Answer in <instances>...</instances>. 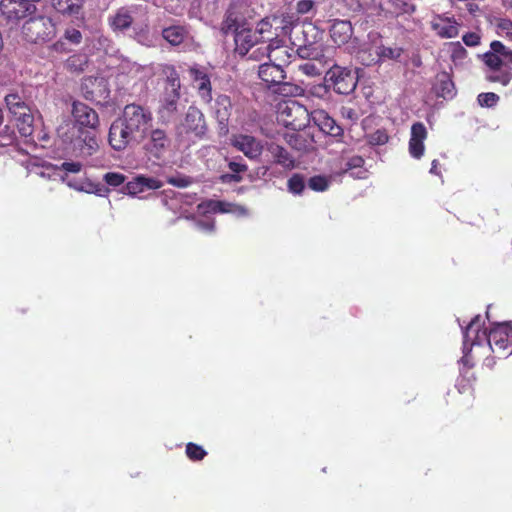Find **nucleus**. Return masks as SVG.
Masks as SVG:
<instances>
[{"mask_svg":"<svg viewBox=\"0 0 512 512\" xmlns=\"http://www.w3.org/2000/svg\"><path fill=\"white\" fill-rule=\"evenodd\" d=\"M487 67L486 79L507 86L512 80V50L500 41H493L490 50L483 55Z\"/></svg>","mask_w":512,"mask_h":512,"instance_id":"obj_4","label":"nucleus"},{"mask_svg":"<svg viewBox=\"0 0 512 512\" xmlns=\"http://www.w3.org/2000/svg\"><path fill=\"white\" fill-rule=\"evenodd\" d=\"M144 191L145 190L139 176L129 181L123 188V192L130 196H136Z\"/></svg>","mask_w":512,"mask_h":512,"instance_id":"obj_40","label":"nucleus"},{"mask_svg":"<svg viewBox=\"0 0 512 512\" xmlns=\"http://www.w3.org/2000/svg\"><path fill=\"white\" fill-rule=\"evenodd\" d=\"M348 52L351 53V54H356L357 58L363 64V54L364 53L365 54H367V53H375V48L371 44L369 38H368L367 42H365V43H363L361 45L359 44L358 39H354L351 42V45L348 47Z\"/></svg>","mask_w":512,"mask_h":512,"instance_id":"obj_35","label":"nucleus"},{"mask_svg":"<svg viewBox=\"0 0 512 512\" xmlns=\"http://www.w3.org/2000/svg\"><path fill=\"white\" fill-rule=\"evenodd\" d=\"M325 81L333 86V89L343 95H347L354 91L357 85L355 73L348 68L334 65L325 76Z\"/></svg>","mask_w":512,"mask_h":512,"instance_id":"obj_13","label":"nucleus"},{"mask_svg":"<svg viewBox=\"0 0 512 512\" xmlns=\"http://www.w3.org/2000/svg\"><path fill=\"white\" fill-rule=\"evenodd\" d=\"M332 176L315 175L308 180V187L316 192L326 191L332 182Z\"/></svg>","mask_w":512,"mask_h":512,"instance_id":"obj_36","label":"nucleus"},{"mask_svg":"<svg viewBox=\"0 0 512 512\" xmlns=\"http://www.w3.org/2000/svg\"><path fill=\"white\" fill-rule=\"evenodd\" d=\"M21 33L28 42H45L56 35V26L50 17L39 15L26 20L22 25Z\"/></svg>","mask_w":512,"mask_h":512,"instance_id":"obj_7","label":"nucleus"},{"mask_svg":"<svg viewBox=\"0 0 512 512\" xmlns=\"http://www.w3.org/2000/svg\"><path fill=\"white\" fill-rule=\"evenodd\" d=\"M428 131L422 122H415L411 126L408 142V152L414 159H421L425 152L424 141L427 139Z\"/></svg>","mask_w":512,"mask_h":512,"instance_id":"obj_20","label":"nucleus"},{"mask_svg":"<svg viewBox=\"0 0 512 512\" xmlns=\"http://www.w3.org/2000/svg\"><path fill=\"white\" fill-rule=\"evenodd\" d=\"M273 22L280 23L282 34L287 35L289 34L293 29V20L291 16H283L282 18H273Z\"/></svg>","mask_w":512,"mask_h":512,"instance_id":"obj_49","label":"nucleus"},{"mask_svg":"<svg viewBox=\"0 0 512 512\" xmlns=\"http://www.w3.org/2000/svg\"><path fill=\"white\" fill-rule=\"evenodd\" d=\"M480 315H476L463 330L464 365L472 366L474 358L484 357L485 366L492 368L495 358L512 353V322L494 323L484 327Z\"/></svg>","mask_w":512,"mask_h":512,"instance_id":"obj_1","label":"nucleus"},{"mask_svg":"<svg viewBox=\"0 0 512 512\" xmlns=\"http://www.w3.org/2000/svg\"><path fill=\"white\" fill-rule=\"evenodd\" d=\"M296 52L300 58L309 60H316L321 55L319 47L311 41L297 45Z\"/></svg>","mask_w":512,"mask_h":512,"instance_id":"obj_33","label":"nucleus"},{"mask_svg":"<svg viewBox=\"0 0 512 512\" xmlns=\"http://www.w3.org/2000/svg\"><path fill=\"white\" fill-rule=\"evenodd\" d=\"M258 75L260 79L270 86H278L276 90L278 93L284 95H297L300 93V88L288 82H284L285 73L283 68L276 63L269 62L263 63L259 66Z\"/></svg>","mask_w":512,"mask_h":512,"instance_id":"obj_10","label":"nucleus"},{"mask_svg":"<svg viewBox=\"0 0 512 512\" xmlns=\"http://www.w3.org/2000/svg\"><path fill=\"white\" fill-rule=\"evenodd\" d=\"M86 57L83 55H73L67 59L66 66L70 70L81 71L84 65H86Z\"/></svg>","mask_w":512,"mask_h":512,"instance_id":"obj_42","label":"nucleus"},{"mask_svg":"<svg viewBox=\"0 0 512 512\" xmlns=\"http://www.w3.org/2000/svg\"><path fill=\"white\" fill-rule=\"evenodd\" d=\"M52 5L65 15H77L81 9L80 0H52Z\"/></svg>","mask_w":512,"mask_h":512,"instance_id":"obj_32","label":"nucleus"},{"mask_svg":"<svg viewBox=\"0 0 512 512\" xmlns=\"http://www.w3.org/2000/svg\"><path fill=\"white\" fill-rule=\"evenodd\" d=\"M53 49L57 52L59 51H62L64 49V43L61 42V41H58L56 42L54 45H53Z\"/></svg>","mask_w":512,"mask_h":512,"instance_id":"obj_60","label":"nucleus"},{"mask_svg":"<svg viewBox=\"0 0 512 512\" xmlns=\"http://www.w3.org/2000/svg\"><path fill=\"white\" fill-rule=\"evenodd\" d=\"M67 185L77 191H82L90 194H96L98 196H106L108 189L101 184L93 183L90 181H67Z\"/></svg>","mask_w":512,"mask_h":512,"instance_id":"obj_30","label":"nucleus"},{"mask_svg":"<svg viewBox=\"0 0 512 512\" xmlns=\"http://www.w3.org/2000/svg\"><path fill=\"white\" fill-rule=\"evenodd\" d=\"M388 135L384 130H377L367 136V141L372 146L384 145L388 142Z\"/></svg>","mask_w":512,"mask_h":512,"instance_id":"obj_41","label":"nucleus"},{"mask_svg":"<svg viewBox=\"0 0 512 512\" xmlns=\"http://www.w3.org/2000/svg\"><path fill=\"white\" fill-rule=\"evenodd\" d=\"M289 192L299 195L303 192L305 188L304 177L300 174L292 175L287 182Z\"/></svg>","mask_w":512,"mask_h":512,"instance_id":"obj_38","label":"nucleus"},{"mask_svg":"<svg viewBox=\"0 0 512 512\" xmlns=\"http://www.w3.org/2000/svg\"><path fill=\"white\" fill-rule=\"evenodd\" d=\"M189 74L201 99L209 103L212 100V89L207 68L200 65H193L189 69Z\"/></svg>","mask_w":512,"mask_h":512,"instance_id":"obj_19","label":"nucleus"},{"mask_svg":"<svg viewBox=\"0 0 512 512\" xmlns=\"http://www.w3.org/2000/svg\"><path fill=\"white\" fill-rule=\"evenodd\" d=\"M342 115L343 117L348 118L351 121H356L358 118L357 113L351 108H342Z\"/></svg>","mask_w":512,"mask_h":512,"instance_id":"obj_56","label":"nucleus"},{"mask_svg":"<svg viewBox=\"0 0 512 512\" xmlns=\"http://www.w3.org/2000/svg\"><path fill=\"white\" fill-rule=\"evenodd\" d=\"M467 10H468L471 14H473V13H475L476 11H478V10H479V7H478V5H477V4H475V3H468V4H467Z\"/></svg>","mask_w":512,"mask_h":512,"instance_id":"obj_59","label":"nucleus"},{"mask_svg":"<svg viewBox=\"0 0 512 512\" xmlns=\"http://www.w3.org/2000/svg\"><path fill=\"white\" fill-rule=\"evenodd\" d=\"M299 70L308 76H319L322 73V68L314 62H306L299 66Z\"/></svg>","mask_w":512,"mask_h":512,"instance_id":"obj_45","label":"nucleus"},{"mask_svg":"<svg viewBox=\"0 0 512 512\" xmlns=\"http://www.w3.org/2000/svg\"><path fill=\"white\" fill-rule=\"evenodd\" d=\"M463 42L470 47H475L480 43V36L475 32H470L462 37Z\"/></svg>","mask_w":512,"mask_h":512,"instance_id":"obj_52","label":"nucleus"},{"mask_svg":"<svg viewBox=\"0 0 512 512\" xmlns=\"http://www.w3.org/2000/svg\"><path fill=\"white\" fill-rule=\"evenodd\" d=\"M168 183L176 187H187L191 184V179L186 176H172L168 178Z\"/></svg>","mask_w":512,"mask_h":512,"instance_id":"obj_50","label":"nucleus"},{"mask_svg":"<svg viewBox=\"0 0 512 512\" xmlns=\"http://www.w3.org/2000/svg\"><path fill=\"white\" fill-rule=\"evenodd\" d=\"M146 18V6L131 3L113 10L107 17V24L115 34L125 35L131 31L130 36L139 44L153 47L156 36L150 32Z\"/></svg>","mask_w":512,"mask_h":512,"instance_id":"obj_3","label":"nucleus"},{"mask_svg":"<svg viewBox=\"0 0 512 512\" xmlns=\"http://www.w3.org/2000/svg\"><path fill=\"white\" fill-rule=\"evenodd\" d=\"M278 121L294 131L306 128L310 123V112L295 100H288L279 105Z\"/></svg>","mask_w":512,"mask_h":512,"instance_id":"obj_8","label":"nucleus"},{"mask_svg":"<svg viewBox=\"0 0 512 512\" xmlns=\"http://www.w3.org/2000/svg\"><path fill=\"white\" fill-rule=\"evenodd\" d=\"M234 41L236 52L245 56L259 42V39L249 27H242L239 32H236Z\"/></svg>","mask_w":512,"mask_h":512,"instance_id":"obj_25","label":"nucleus"},{"mask_svg":"<svg viewBox=\"0 0 512 512\" xmlns=\"http://www.w3.org/2000/svg\"><path fill=\"white\" fill-rule=\"evenodd\" d=\"M314 3L311 0H300L296 5L299 14H307L313 9Z\"/></svg>","mask_w":512,"mask_h":512,"instance_id":"obj_53","label":"nucleus"},{"mask_svg":"<svg viewBox=\"0 0 512 512\" xmlns=\"http://www.w3.org/2000/svg\"><path fill=\"white\" fill-rule=\"evenodd\" d=\"M452 52L451 57L454 62L456 61H462L464 58H466L467 51L466 49L460 44V42H453L450 44Z\"/></svg>","mask_w":512,"mask_h":512,"instance_id":"obj_46","label":"nucleus"},{"mask_svg":"<svg viewBox=\"0 0 512 512\" xmlns=\"http://www.w3.org/2000/svg\"><path fill=\"white\" fill-rule=\"evenodd\" d=\"M153 126V116L148 108L128 104L122 115L114 120L109 129L108 141L116 151L141 145Z\"/></svg>","mask_w":512,"mask_h":512,"instance_id":"obj_2","label":"nucleus"},{"mask_svg":"<svg viewBox=\"0 0 512 512\" xmlns=\"http://www.w3.org/2000/svg\"><path fill=\"white\" fill-rule=\"evenodd\" d=\"M207 126L203 113L196 107L190 106L183 122L177 128L180 137L191 141L202 139L206 134Z\"/></svg>","mask_w":512,"mask_h":512,"instance_id":"obj_12","label":"nucleus"},{"mask_svg":"<svg viewBox=\"0 0 512 512\" xmlns=\"http://www.w3.org/2000/svg\"><path fill=\"white\" fill-rule=\"evenodd\" d=\"M229 168L235 173H240L247 170V165L242 162L232 161L229 163Z\"/></svg>","mask_w":512,"mask_h":512,"instance_id":"obj_55","label":"nucleus"},{"mask_svg":"<svg viewBox=\"0 0 512 512\" xmlns=\"http://www.w3.org/2000/svg\"><path fill=\"white\" fill-rule=\"evenodd\" d=\"M460 23L447 14L435 15L431 20V29L443 39L455 38L459 35Z\"/></svg>","mask_w":512,"mask_h":512,"instance_id":"obj_18","label":"nucleus"},{"mask_svg":"<svg viewBox=\"0 0 512 512\" xmlns=\"http://www.w3.org/2000/svg\"><path fill=\"white\" fill-rule=\"evenodd\" d=\"M298 138H299V136H298L297 134L290 135V136H289V140H288V142H289V144H290V145H292L294 148H296V149L300 150L302 147H301V145H298V144H297Z\"/></svg>","mask_w":512,"mask_h":512,"instance_id":"obj_57","label":"nucleus"},{"mask_svg":"<svg viewBox=\"0 0 512 512\" xmlns=\"http://www.w3.org/2000/svg\"><path fill=\"white\" fill-rule=\"evenodd\" d=\"M242 27H246L245 24L240 23L234 13H229L222 22L221 30L224 34L233 33L235 36L236 32H239Z\"/></svg>","mask_w":512,"mask_h":512,"instance_id":"obj_37","label":"nucleus"},{"mask_svg":"<svg viewBox=\"0 0 512 512\" xmlns=\"http://www.w3.org/2000/svg\"><path fill=\"white\" fill-rule=\"evenodd\" d=\"M83 168V165L79 161H67L63 162L61 166H46L44 169L40 172V175L42 177H47L49 179H60L67 183V181H72L71 179H68L67 175L69 173H79Z\"/></svg>","mask_w":512,"mask_h":512,"instance_id":"obj_21","label":"nucleus"},{"mask_svg":"<svg viewBox=\"0 0 512 512\" xmlns=\"http://www.w3.org/2000/svg\"><path fill=\"white\" fill-rule=\"evenodd\" d=\"M231 107V101L228 96L221 95L217 98L215 113L220 123H224L228 120Z\"/></svg>","mask_w":512,"mask_h":512,"instance_id":"obj_34","label":"nucleus"},{"mask_svg":"<svg viewBox=\"0 0 512 512\" xmlns=\"http://www.w3.org/2000/svg\"><path fill=\"white\" fill-rule=\"evenodd\" d=\"M162 37L172 46H178L188 38L185 27L173 25L162 30Z\"/></svg>","mask_w":512,"mask_h":512,"instance_id":"obj_29","label":"nucleus"},{"mask_svg":"<svg viewBox=\"0 0 512 512\" xmlns=\"http://www.w3.org/2000/svg\"><path fill=\"white\" fill-rule=\"evenodd\" d=\"M268 48V58L271 62L280 65L282 68L283 65L290 62L293 50H290L287 46L282 45L281 40L277 38L273 39L270 44H268Z\"/></svg>","mask_w":512,"mask_h":512,"instance_id":"obj_26","label":"nucleus"},{"mask_svg":"<svg viewBox=\"0 0 512 512\" xmlns=\"http://www.w3.org/2000/svg\"><path fill=\"white\" fill-rule=\"evenodd\" d=\"M273 23L269 18L262 19L256 27L255 34L260 35L264 37L265 34L272 35L271 29H272Z\"/></svg>","mask_w":512,"mask_h":512,"instance_id":"obj_48","label":"nucleus"},{"mask_svg":"<svg viewBox=\"0 0 512 512\" xmlns=\"http://www.w3.org/2000/svg\"><path fill=\"white\" fill-rule=\"evenodd\" d=\"M148 136L149 138L147 137L142 143L144 150L150 155L160 158L168 144V138L165 131L159 128H150Z\"/></svg>","mask_w":512,"mask_h":512,"instance_id":"obj_22","label":"nucleus"},{"mask_svg":"<svg viewBox=\"0 0 512 512\" xmlns=\"http://www.w3.org/2000/svg\"><path fill=\"white\" fill-rule=\"evenodd\" d=\"M434 91L438 97L451 99L455 95L454 83L447 73L438 74L434 84Z\"/></svg>","mask_w":512,"mask_h":512,"instance_id":"obj_28","label":"nucleus"},{"mask_svg":"<svg viewBox=\"0 0 512 512\" xmlns=\"http://www.w3.org/2000/svg\"><path fill=\"white\" fill-rule=\"evenodd\" d=\"M40 0H1L0 11L5 19L13 24L31 16L36 11L35 3Z\"/></svg>","mask_w":512,"mask_h":512,"instance_id":"obj_14","label":"nucleus"},{"mask_svg":"<svg viewBox=\"0 0 512 512\" xmlns=\"http://www.w3.org/2000/svg\"><path fill=\"white\" fill-rule=\"evenodd\" d=\"M206 454L207 453L202 446L194 443H188L186 446V455L192 461L202 460Z\"/></svg>","mask_w":512,"mask_h":512,"instance_id":"obj_39","label":"nucleus"},{"mask_svg":"<svg viewBox=\"0 0 512 512\" xmlns=\"http://www.w3.org/2000/svg\"><path fill=\"white\" fill-rule=\"evenodd\" d=\"M104 181L112 187H117L125 182V176L117 172H108L103 177Z\"/></svg>","mask_w":512,"mask_h":512,"instance_id":"obj_44","label":"nucleus"},{"mask_svg":"<svg viewBox=\"0 0 512 512\" xmlns=\"http://www.w3.org/2000/svg\"><path fill=\"white\" fill-rule=\"evenodd\" d=\"M266 150L275 164L289 170L295 167V158L284 147L272 142L267 144Z\"/></svg>","mask_w":512,"mask_h":512,"instance_id":"obj_27","label":"nucleus"},{"mask_svg":"<svg viewBox=\"0 0 512 512\" xmlns=\"http://www.w3.org/2000/svg\"><path fill=\"white\" fill-rule=\"evenodd\" d=\"M65 38L73 44H79L82 40V34L77 29H67L65 32Z\"/></svg>","mask_w":512,"mask_h":512,"instance_id":"obj_54","label":"nucleus"},{"mask_svg":"<svg viewBox=\"0 0 512 512\" xmlns=\"http://www.w3.org/2000/svg\"><path fill=\"white\" fill-rule=\"evenodd\" d=\"M364 159L360 156H353L349 158L342 169L343 173H350L354 178L362 179L366 177V170L363 169Z\"/></svg>","mask_w":512,"mask_h":512,"instance_id":"obj_31","label":"nucleus"},{"mask_svg":"<svg viewBox=\"0 0 512 512\" xmlns=\"http://www.w3.org/2000/svg\"><path fill=\"white\" fill-rule=\"evenodd\" d=\"M310 121H313L321 131L331 136H339L342 133V128L324 110L310 112Z\"/></svg>","mask_w":512,"mask_h":512,"instance_id":"obj_24","label":"nucleus"},{"mask_svg":"<svg viewBox=\"0 0 512 512\" xmlns=\"http://www.w3.org/2000/svg\"><path fill=\"white\" fill-rule=\"evenodd\" d=\"M180 87L179 75L174 68H171L170 73L167 75L164 92L158 108V115L161 121L168 122L177 112Z\"/></svg>","mask_w":512,"mask_h":512,"instance_id":"obj_6","label":"nucleus"},{"mask_svg":"<svg viewBox=\"0 0 512 512\" xmlns=\"http://www.w3.org/2000/svg\"><path fill=\"white\" fill-rule=\"evenodd\" d=\"M57 132L63 141L69 142L73 150L78 151V154L82 157L95 154L99 148L95 130L75 129L73 133L69 135L64 131V127H60Z\"/></svg>","mask_w":512,"mask_h":512,"instance_id":"obj_9","label":"nucleus"},{"mask_svg":"<svg viewBox=\"0 0 512 512\" xmlns=\"http://www.w3.org/2000/svg\"><path fill=\"white\" fill-rule=\"evenodd\" d=\"M5 103L19 132L23 136L30 135L32 133L33 116L27 104L16 93L6 95Z\"/></svg>","mask_w":512,"mask_h":512,"instance_id":"obj_11","label":"nucleus"},{"mask_svg":"<svg viewBox=\"0 0 512 512\" xmlns=\"http://www.w3.org/2000/svg\"><path fill=\"white\" fill-rule=\"evenodd\" d=\"M230 141L235 149L242 152L250 160H258L264 149L261 140L249 134H233Z\"/></svg>","mask_w":512,"mask_h":512,"instance_id":"obj_16","label":"nucleus"},{"mask_svg":"<svg viewBox=\"0 0 512 512\" xmlns=\"http://www.w3.org/2000/svg\"><path fill=\"white\" fill-rule=\"evenodd\" d=\"M140 180L143 184L144 190H156L163 186L162 181L154 177H146L144 175H139Z\"/></svg>","mask_w":512,"mask_h":512,"instance_id":"obj_47","label":"nucleus"},{"mask_svg":"<svg viewBox=\"0 0 512 512\" xmlns=\"http://www.w3.org/2000/svg\"><path fill=\"white\" fill-rule=\"evenodd\" d=\"M477 99L480 106L493 107L499 101V96L493 92H488L479 94Z\"/></svg>","mask_w":512,"mask_h":512,"instance_id":"obj_43","label":"nucleus"},{"mask_svg":"<svg viewBox=\"0 0 512 512\" xmlns=\"http://www.w3.org/2000/svg\"><path fill=\"white\" fill-rule=\"evenodd\" d=\"M353 36V28L347 20H334L330 27V37L332 41L338 45H347L346 49L351 45L355 39Z\"/></svg>","mask_w":512,"mask_h":512,"instance_id":"obj_23","label":"nucleus"},{"mask_svg":"<svg viewBox=\"0 0 512 512\" xmlns=\"http://www.w3.org/2000/svg\"><path fill=\"white\" fill-rule=\"evenodd\" d=\"M268 53H269L268 45L259 46L249 54V59L259 61V60H262L265 56L268 57Z\"/></svg>","mask_w":512,"mask_h":512,"instance_id":"obj_51","label":"nucleus"},{"mask_svg":"<svg viewBox=\"0 0 512 512\" xmlns=\"http://www.w3.org/2000/svg\"><path fill=\"white\" fill-rule=\"evenodd\" d=\"M369 39L373 47L375 48V53H367L363 54V65L370 66L372 64H376L378 62H383L386 60H398L402 55L401 47H387L382 43V39L378 33H369Z\"/></svg>","mask_w":512,"mask_h":512,"instance_id":"obj_15","label":"nucleus"},{"mask_svg":"<svg viewBox=\"0 0 512 512\" xmlns=\"http://www.w3.org/2000/svg\"><path fill=\"white\" fill-rule=\"evenodd\" d=\"M438 160H433L432 163H431V168H430V173L431 174H434V175H439L440 172L438 170Z\"/></svg>","mask_w":512,"mask_h":512,"instance_id":"obj_58","label":"nucleus"},{"mask_svg":"<svg viewBox=\"0 0 512 512\" xmlns=\"http://www.w3.org/2000/svg\"><path fill=\"white\" fill-rule=\"evenodd\" d=\"M72 115L76 122L77 127H72V130L75 129H90L96 130L99 125L98 114L94 109L89 107L87 104L82 102H74Z\"/></svg>","mask_w":512,"mask_h":512,"instance_id":"obj_17","label":"nucleus"},{"mask_svg":"<svg viewBox=\"0 0 512 512\" xmlns=\"http://www.w3.org/2000/svg\"><path fill=\"white\" fill-rule=\"evenodd\" d=\"M197 213L203 215V217L196 220V227L205 233H212L214 231L215 222L210 214L229 213L236 217L249 216V210L245 206L220 200H208L200 203L197 206Z\"/></svg>","mask_w":512,"mask_h":512,"instance_id":"obj_5","label":"nucleus"}]
</instances>
